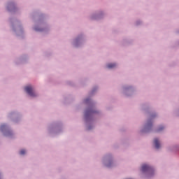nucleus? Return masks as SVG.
Segmentation results:
<instances>
[{
  "label": "nucleus",
  "mask_w": 179,
  "mask_h": 179,
  "mask_svg": "<svg viewBox=\"0 0 179 179\" xmlns=\"http://www.w3.org/2000/svg\"><path fill=\"white\" fill-rule=\"evenodd\" d=\"M25 92H27V93L29 94L31 97H36V94L33 92V87H31V86L29 85L25 87Z\"/></svg>",
  "instance_id": "1"
},
{
  "label": "nucleus",
  "mask_w": 179,
  "mask_h": 179,
  "mask_svg": "<svg viewBox=\"0 0 179 179\" xmlns=\"http://www.w3.org/2000/svg\"><path fill=\"white\" fill-rule=\"evenodd\" d=\"M141 171H143V173H145V171H153V168L149 165L143 164L141 167Z\"/></svg>",
  "instance_id": "2"
},
{
  "label": "nucleus",
  "mask_w": 179,
  "mask_h": 179,
  "mask_svg": "<svg viewBox=\"0 0 179 179\" xmlns=\"http://www.w3.org/2000/svg\"><path fill=\"white\" fill-rule=\"evenodd\" d=\"M154 145H155L156 149L160 148V143L159 142V140L157 138H155Z\"/></svg>",
  "instance_id": "3"
},
{
  "label": "nucleus",
  "mask_w": 179,
  "mask_h": 179,
  "mask_svg": "<svg viewBox=\"0 0 179 179\" xmlns=\"http://www.w3.org/2000/svg\"><path fill=\"white\" fill-rule=\"evenodd\" d=\"M116 64H108L107 65V68H108L109 69H111L113 68H115Z\"/></svg>",
  "instance_id": "4"
},
{
  "label": "nucleus",
  "mask_w": 179,
  "mask_h": 179,
  "mask_svg": "<svg viewBox=\"0 0 179 179\" xmlns=\"http://www.w3.org/2000/svg\"><path fill=\"white\" fill-rule=\"evenodd\" d=\"M5 128H6V125H5V124L1 125L0 127V131H3V129H5Z\"/></svg>",
  "instance_id": "5"
},
{
  "label": "nucleus",
  "mask_w": 179,
  "mask_h": 179,
  "mask_svg": "<svg viewBox=\"0 0 179 179\" xmlns=\"http://www.w3.org/2000/svg\"><path fill=\"white\" fill-rule=\"evenodd\" d=\"M26 150H21L20 155H25Z\"/></svg>",
  "instance_id": "6"
},
{
  "label": "nucleus",
  "mask_w": 179,
  "mask_h": 179,
  "mask_svg": "<svg viewBox=\"0 0 179 179\" xmlns=\"http://www.w3.org/2000/svg\"><path fill=\"white\" fill-rule=\"evenodd\" d=\"M162 129H164V127H159L158 131H162Z\"/></svg>",
  "instance_id": "7"
},
{
  "label": "nucleus",
  "mask_w": 179,
  "mask_h": 179,
  "mask_svg": "<svg viewBox=\"0 0 179 179\" xmlns=\"http://www.w3.org/2000/svg\"><path fill=\"white\" fill-rule=\"evenodd\" d=\"M89 99H85V103H88Z\"/></svg>",
  "instance_id": "8"
},
{
  "label": "nucleus",
  "mask_w": 179,
  "mask_h": 179,
  "mask_svg": "<svg viewBox=\"0 0 179 179\" xmlns=\"http://www.w3.org/2000/svg\"><path fill=\"white\" fill-rule=\"evenodd\" d=\"M151 125H152V124H150L148 123V124H147V127H150Z\"/></svg>",
  "instance_id": "9"
},
{
  "label": "nucleus",
  "mask_w": 179,
  "mask_h": 179,
  "mask_svg": "<svg viewBox=\"0 0 179 179\" xmlns=\"http://www.w3.org/2000/svg\"><path fill=\"white\" fill-rule=\"evenodd\" d=\"M106 166H107V167H110V165H108V164H107Z\"/></svg>",
  "instance_id": "10"
},
{
  "label": "nucleus",
  "mask_w": 179,
  "mask_h": 179,
  "mask_svg": "<svg viewBox=\"0 0 179 179\" xmlns=\"http://www.w3.org/2000/svg\"><path fill=\"white\" fill-rule=\"evenodd\" d=\"M88 129H90V128H88Z\"/></svg>",
  "instance_id": "11"
}]
</instances>
